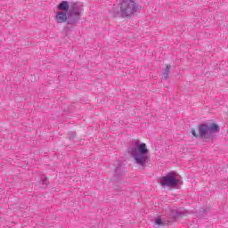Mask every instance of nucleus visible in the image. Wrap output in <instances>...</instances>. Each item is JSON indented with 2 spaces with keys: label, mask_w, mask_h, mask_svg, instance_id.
I'll list each match as a JSON object with an SVG mask.
<instances>
[{
  "label": "nucleus",
  "mask_w": 228,
  "mask_h": 228,
  "mask_svg": "<svg viewBox=\"0 0 228 228\" xmlns=\"http://www.w3.org/2000/svg\"><path fill=\"white\" fill-rule=\"evenodd\" d=\"M149 154V150L147 149V144L145 143H140L137 145V148L133 149L131 151V155L138 163V165H143L144 163H147V155Z\"/></svg>",
  "instance_id": "nucleus-1"
},
{
  "label": "nucleus",
  "mask_w": 228,
  "mask_h": 228,
  "mask_svg": "<svg viewBox=\"0 0 228 228\" xmlns=\"http://www.w3.org/2000/svg\"><path fill=\"white\" fill-rule=\"evenodd\" d=\"M155 224L157 225H161L163 224V221L161 220V218H157L155 221Z\"/></svg>",
  "instance_id": "nucleus-9"
},
{
  "label": "nucleus",
  "mask_w": 228,
  "mask_h": 228,
  "mask_svg": "<svg viewBox=\"0 0 228 228\" xmlns=\"http://www.w3.org/2000/svg\"><path fill=\"white\" fill-rule=\"evenodd\" d=\"M210 134H212L213 133H218L220 131V126L217 124L212 123L210 126H208Z\"/></svg>",
  "instance_id": "nucleus-7"
},
{
  "label": "nucleus",
  "mask_w": 228,
  "mask_h": 228,
  "mask_svg": "<svg viewBox=\"0 0 228 228\" xmlns=\"http://www.w3.org/2000/svg\"><path fill=\"white\" fill-rule=\"evenodd\" d=\"M171 65H166L164 67L163 72H162V76L164 77V79H167L168 77V74H170V69H171Z\"/></svg>",
  "instance_id": "nucleus-8"
},
{
  "label": "nucleus",
  "mask_w": 228,
  "mask_h": 228,
  "mask_svg": "<svg viewBox=\"0 0 228 228\" xmlns=\"http://www.w3.org/2000/svg\"><path fill=\"white\" fill-rule=\"evenodd\" d=\"M58 8H59V10H61V12H64V13H68L69 12V2L62 1L61 4H59Z\"/></svg>",
  "instance_id": "nucleus-6"
},
{
  "label": "nucleus",
  "mask_w": 228,
  "mask_h": 228,
  "mask_svg": "<svg viewBox=\"0 0 228 228\" xmlns=\"http://www.w3.org/2000/svg\"><path fill=\"white\" fill-rule=\"evenodd\" d=\"M200 136H201V138H209L211 136V130L209 129V125L200 126Z\"/></svg>",
  "instance_id": "nucleus-4"
},
{
  "label": "nucleus",
  "mask_w": 228,
  "mask_h": 228,
  "mask_svg": "<svg viewBox=\"0 0 228 228\" xmlns=\"http://www.w3.org/2000/svg\"><path fill=\"white\" fill-rule=\"evenodd\" d=\"M191 134H192V136H195V138H199V134L196 132L195 129L191 130Z\"/></svg>",
  "instance_id": "nucleus-10"
},
{
  "label": "nucleus",
  "mask_w": 228,
  "mask_h": 228,
  "mask_svg": "<svg viewBox=\"0 0 228 228\" xmlns=\"http://www.w3.org/2000/svg\"><path fill=\"white\" fill-rule=\"evenodd\" d=\"M75 15H80V12H77L74 13Z\"/></svg>",
  "instance_id": "nucleus-11"
},
{
  "label": "nucleus",
  "mask_w": 228,
  "mask_h": 228,
  "mask_svg": "<svg viewBox=\"0 0 228 228\" xmlns=\"http://www.w3.org/2000/svg\"><path fill=\"white\" fill-rule=\"evenodd\" d=\"M119 6L121 17H131L136 12V1L134 0H122Z\"/></svg>",
  "instance_id": "nucleus-2"
},
{
  "label": "nucleus",
  "mask_w": 228,
  "mask_h": 228,
  "mask_svg": "<svg viewBox=\"0 0 228 228\" xmlns=\"http://www.w3.org/2000/svg\"><path fill=\"white\" fill-rule=\"evenodd\" d=\"M55 20L59 24H65V22H67V12L63 11L57 12Z\"/></svg>",
  "instance_id": "nucleus-5"
},
{
  "label": "nucleus",
  "mask_w": 228,
  "mask_h": 228,
  "mask_svg": "<svg viewBox=\"0 0 228 228\" xmlns=\"http://www.w3.org/2000/svg\"><path fill=\"white\" fill-rule=\"evenodd\" d=\"M160 183L164 188L166 186L174 187L177 184V179L175 178V175L169 174L167 176H163Z\"/></svg>",
  "instance_id": "nucleus-3"
}]
</instances>
